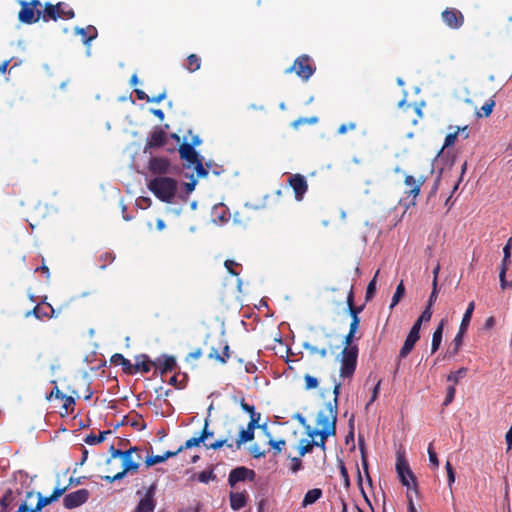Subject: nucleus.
<instances>
[{"instance_id":"obj_4","label":"nucleus","mask_w":512,"mask_h":512,"mask_svg":"<svg viewBox=\"0 0 512 512\" xmlns=\"http://www.w3.org/2000/svg\"><path fill=\"white\" fill-rule=\"evenodd\" d=\"M75 17V13L68 4L64 2H58L56 4L46 3L43 9L42 20L48 22L50 20L57 21L61 19H72Z\"/></svg>"},{"instance_id":"obj_10","label":"nucleus","mask_w":512,"mask_h":512,"mask_svg":"<svg viewBox=\"0 0 512 512\" xmlns=\"http://www.w3.org/2000/svg\"><path fill=\"white\" fill-rule=\"evenodd\" d=\"M21 9L18 13V19L21 23L34 24L42 19L43 10H34L27 5L26 1H21Z\"/></svg>"},{"instance_id":"obj_45","label":"nucleus","mask_w":512,"mask_h":512,"mask_svg":"<svg viewBox=\"0 0 512 512\" xmlns=\"http://www.w3.org/2000/svg\"><path fill=\"white\" fill-rule=\"evenodd\" d=\"M63 401V409H65V411L67 413H72L74 411V405H75V399L73 396H67V395H64V398L61 399Z\"/></svg>"},{"instance_id":"obj_60","label":"nucleus","mask_w":512,"mask_h":512,"mask_svg":"<svg viewBox=\"0 0 512 512\" xmlns=\"http://www.w3.org/2000/svg\"><path fill=\"white\" fill-rule=\"evenodd\" d=\"M499 280H500V287L501 289H506V288H511L512 287V282H508L506 280V273H504V271H500L499 272Z\"/></svg>"},{"instance_id":"obj_11","label":"nucleus","mask_w":512,"mask_h":512,"mask_svg":"<svg viewBox=\"0 0 512 512\" xmlns=\"http://www.w3.org/2000/svg\"><path fill=\"white\" fill-rule=\"evenodd\" d=\"M166 141L167 134L164 128L155 126L147 138L144 152H147L149 149L160 148L165 145Z\"/></svg>"},{"instance_id":"obj_5","label":"nucleus","mask_w":512,"mask_h":512,"mask_svg":"<svg viewBox=\"0 0 512 512\" xmlns=\"http://www.w3.org/2000/svg\"><path fill=\"white\" fill-rule=\"evenodd\" d=\"M315 71L316 66L310 56L307 54H302L294 60L293 65L287 68L285 73L295 72L299 78H301L303 81H307L315 73Z\"/></svg>"},{"instance_id":"obj_30","label":"nucleus","mask_w":512,"mask_h":512,"mask_svg":"<svg viewBox=\"0 0 512 512\" xmlns=\"http://www.w3.org/2000/svg\"><path fill=\"white\" fill-rule=\"evenodd\" d=\"M474 308H475V303L473 301H471L469 304H468V307L463 315V318H462V321H461V324H460V327L459 329L462 330V331H467L468 329V326L470 324V321H471V318H472V314H473V311H474Z\"/></svg>"},{"instance_id":"obj_61","label":"nucleus","mask_w":512,"mask_h":512,"mask_svg":"<svg viewBox=\"0 0 512 512\" xmlns=\"http://www.w3.org/2000/svg\"><path fill=\"white\" fill-rule=\"evenodd\" d=\"M354 129H356V123H354V122H350V123H347V124L344 123V124L339 126L338 134H345L349 130H354Z\"/></svg>"},{"instance_id":"obj_22","label":"nucleus","mask_w":512,"mask_h":512,"mask_svg":"<svg viewBox=\"0 0 512 512\" xmlns=\"http://www.w3.org/2000/svg\"><path fill=\"white\" fill-rule=\"evenodd\" d=\"M230 506L234 511H238L246 506L248 501L247 492H230Z\"/></svg>"},{"instance_id":"obj_48","label":"nucleus","mask_w":512,"mask_h":512,"mask_svg":"<svg viewBox=\"0 0 512 512\" xmlns=\"http://www.w3.org/2000/svg\"><path fill=\"white\" fill-rule=\"evenodd\" d=\"M225 445L229 448H233V444L228 443V439H221V440H217L210 444H205L207 449H213V450H217Z\"/></svg>"},{"instance_id":"obj_28","label":"nucleus","mask_w":512,"mask_h":512,"mask_svg":"<svg viewBox=\"0 0 512 512\" xmlns=\"http://www.w3.org/2000/svg\"><path fill=\"white\" fill-rule=\"evenodd\" d=\"M443 328H444V320H441L438 327L435 329L433 336H432V344H431V352L435 353L442 341V334H443Z\"/></svg>"},{"instance_id":"obj_19","label":"nucleus","mask_w":512,"mask_h":512,"mask_svg":"<svg viewBox=\"0 0 512 512\" xmlns=\"http://www.w3.org/2000/svg\"><path fill=\"white\" fill-rule=\"evenodd\" d=\"M170 162L164 157H151L148 169L153 174H166L169 171Z\"/></svg>"},{"instance_id":"obj_18","label":"nucleus","mask_w":512,"mask_h":512,"mask_svg":"<svg viewBox=\"0 0 512 512\" xmlns=\"http://www.w3.org/2000/svg\"><path fill=\"white\" fill-rule=\"evenodd\" d=\"M157 362L152 361L148 355L140 354L135 357V363L132 367V375L141 371L143 373H148L151 371L152 367L156 368Z\"/></svg>"},{"instance_id":"obj_33","label":"nucleus","mask_w":512,"mask_h":512,"mask_svg":"<svg viewBox=\"0 0 512 512\" xmlns=\"http://www.w3.org/2000/svg\"><path fill=\"white\" fill-rule=\"evenodd\" d=\"M465 333H466V331H462L460 329L458 330V333L456 334V336L454 337L453 342H452L453 348H452V350L449 351V354L451 356H455L458 354V352L462 346L463 337H464Z\"/></svg>"},{"instance_id":"obj_64","label":"nucleus","mask_w":512,"mask_h":512,"mask_svg":"<svg viewBox=\"0 0 512 512\" xmlns=\"http://www.w3.org/2000/svg\"><path fill=\"white\" fill-rule=\"evenodd\" d=\"M340 474L344 480L345 485L348 487L350 485L349 475L344 463L342 462L340 464Z\"/></svg>"},{"instance_id":"obj_56","label":"nucleus","mask_w":512,"mask_h":512,"mask_svg":"<svg viewBox=\"0 0 512 512\" xmlns=\"http://www.w3.org/2000/svg\"><path fill=\"white\" fill-rule=\"evenodd\" d=\"M302 461H301V457H293L291 458V467H290V470L292 473H297L298 471H300L302 469Z\"/></svg>"},{"instance_id":"obj_36","label":"nucleus","mask_w":512,"mask_h":512,"mask_svg":"<svg viewBox=\"0 0 512 512\" xmlns=\"http://www.w3.org/2000/svg\"><path fill=\"white\" fill-rule=\"evenodd\" d=\"M253 439H254L253 432H251L247 429H242L239 433L238 439L236 440V445H235L236 449H239L242 444L252 441Z\"/></svg>"},{"instance_id":"obj_20","label":"nucleus","mask_w":512,"mask_h":512,"mask_svg":"<svg viewBox=\"0 0 512 512\" xmlns=\"http://www.w3.org/2000/svg\"><path fill=\"white\" fill-rule=\"evenodd\" d=\"M396 471H397V474L407 473V475L409 476V478L412 481L413 491L416 494H418V483H417L416 477H415L414 473L411 471L408 462L405 460L404 457H402L400 455L397 457Z\"/></svg>"},{"instance_id":"obj_40","label":"nucleus","mask_w":512,"mask_h":512,"mask_svg":"<svg viewBox=\"0 0 512 512\" xmlns=\"http://www.w3.org/2000/svg\"><path fill=\"white\" fill-rule=\"evenodd\" d=\"M314 439L312 440H302L301 441V445L299 446V456L300 457H303L305 456L307 453L311 452L313 447L314 446Z\"/></svg>"},{"instance_id":"obj_32","label":"nucleus","mask_w":512,"mask_h":512,"mask_svg":"<svg viewBox=\"0 0 512 512\" xmlns=\"http://www.w3.org/2000/svg\"><path fill=\"white\" fill-rule=\"evenodd\" d=\"M445 468H446V472H447L448 487L450 488V491L452 494V499L454 500V496L452 493V486L455 482V471H454L452 464L449 461L446 462ZM453 508H454V511L456 512V505H455L454 501H453Z\"/></svg>"},{"instance_id":"obj_57","label":"nucleus","mask_w":512,"mask_h":512,"mask_svg":"<svg viewBox=\"0 0 512 512\" xmlns=\"http://www.w3.org/2000/svg\"><path fill=\"white\" fill-rule=\"evenodd\" d=\"M437 297H438V289H437L436 281H432V292L429 296L427 306L432 307L433 304L435 303V301L437 300Z\"/></svg>"},{"instance_id":"obj_44","label":"nucleus","mask_w":512,"mask_h":512,"mask_svg":"<svg viewBox=\"0 0 512 512\" xmlns=\"http://www.w3.org/2000/svg\"><path fill=\"white\" fill-rule=\"evenodd\" d=\"M458 135H459V130H455L454 132L447 134L445 137V140H444V144L441 148V151H443L445 148L453 146L456 142Z\"/></svg>"},{"instance_id":"obj_34","label":"nucleus","mask_w":512,"mask_h":512,"mask_svg":"<svg viewBox=\"0 0 512 512\" xmlns=\"http://www.w3.org/2000/svg\"><path fill=\"white\" fill-rule=\"evenodd\" d=\"M267 436L269 437V441H268V444L272 447L273 449V455L276 456L278 454H280L282 452V450L285 448L286 446V441L284 439H280V440H274L270 434L267 432L266 433Z\"/></svg>"},{"instance_id":"obj_50","label":"nucleus","mask_w":512,"mask_h":512,"mask_svg":"<svg viewBox=\"0 0 512 512\" xmlns=\"http://www.w3.org/2000/svg\"><path fill=\"white\" fill-rule=\"evenodd\" d=\"M431 317H432V307L426 306V308L424 309V311L422 312L420 317L417 319L415 324H419V326L421 327V324L423 322L430 321Z\"/></svg>"},{"instance_id":"obj_54","label":"nucleus","mask_w":512,"mask_h":512,"mask_svg":"<svg viewBox=\"0 0 512 512\" xmlns=\"http://www.w3.org/2000/svg\"><path fill=\"white\" fill-rule=\"evenodd\" d=\"M250 453L255 459L263 458L266 456V451L262 450L258 444H254L250 447Z\"/></svg>"},{"instance_id":"obj_3","label":"nucleus","mask_w":512,"mask_h":512,"mask_svg":"<svg viewBox=\"0 0 512 512\" xmlns=\"http://www.w3.org/2000/svg\"><path fill=\"white\" fill-rule=\"evenodd\" d=\"M178 183L170 177H156L148 183L149 190L162 202L171 203L175 197Z\"/></svg>"},{"instance_id":"obj_31","label":"nucleus","mask_w":512,"mask_h":512,"mask_svg":"<svg viewBox=\"0 0 512 512\" xmlns=\"http://www.w3.org/2000/svg\"><path fill=\"white\" fill-rule=\"evenodd\" d=\"M347 306H348V311H349L350 316H353V315L358 316L359 313H361L364 308V306H355L353 287H351V289L347 295Z\"/></svg>"},{"instance_id":"obj_41","label":"nucleus","mask_w":512,"mask_h":512,"mask_svg":"<svg viewBox=\"0 0 512 512\" xmlns=\"http://www.w3.org/2000/svg\"><path fill=\"white\" fill-rule=\"evenodd\" d=\"M379 271L376 272L374 278L368 283V286H367V289H366V294H365V300L366 301H370L374 295H375V291H376V277L378 275Z\"/></svg>"},{"instance_id":"obj_63","label":"nucleus","mask_w":512,"mask_h":512,"mask_svg":"<svg viewBox=\"0 0 512 512\" xmlns=\"http://www.w3.org/2000/svg\"><path fill=\"white\" fill-rule=\"evenodd\" d=\"M208 425H209L208 421L206 420L205 424H204V427H203V430H202V432L200 434V438H202V442H204L207 438L213 436V432L209 431Z\"/></svg>"},{"instance_id":"obj_13","label":"nucleus","mask_w":512,"mask_h":512,"mask_svg":"<svg viewBox=\"0 0 512 512\" xmlns=\"http://www.w3.org/2000/svg\"><path fill=\"white\" fill-rule=\"evenodd\" d=\"M420 326L419 324H413L412 328L410 329L405 342L402 346V348L399 351V357L400 358H406L408 354L413 350L416 342L420 338Z\"/></svg>"},{"instance_id":"obj_12","label":"nucleus","mask_w":512,"mask_h":512,"mask_svg":"<svg viewBox=\"0 0 512 512\" xmlns=\"http://www.w3.org/2000/svg\"><path fill=\"white\" fill-rule=\"evenodd\" d=\"M441 17L443 22L451 29H459L464 24V15L456 8H446Z\"/></svg>"},{"instance_id":"obj_24","label":"nucleus","mask_w":512,"mask_h":512,"mask_svg":"<svg viewBox=\"0 0 512 512\" xmlns=\"http://www.w3.org/2000/svg\"><path fill=\"white\" fill-rule=\"evenodd\" d=\"M47 308L49 311L42 308L40 304H37L31 311L26 313V317L33 315L39 320H43L44 318H52L54 316L55 310L49 303L47 304Z\"/></svg>"},{"instance_id":"obj_51","label":"nucleus","mask_w":512,"mask_h":512,"mask_svg":"<svg viewBox=\"0 0 512 512\" xmlns=\"http://www.w3.org/2000/svg\"><path fill=\"white\" fill-rule=\"evenodd\" d=\"M192 167H194L197 177H206L208 175V170L204 167L202 163V158L197 162L193 163Z\"/></svg>"},{"instance_id":"obj_17","label":"nucleus","mask_w":512,"mask_h":512,"mask_svg":"<svg viewBox=\"0 0 512 512\" xmlns=\"http://www.w3.org/2000/svg\"><path fill=\"white\" fill-rule=\"evenodd\" d=\"M180 158L186 162V167H192V164L201 159L199 153L193 148V145L182 143L178 149Z\"/></svg>"},{"instance_id":"obj_8","label":"nucleus","mask_w":512,"mask_h":512,"mask_svg":"<svg viewBox=\"0 0 512 512\" xmlns=\"http://www.w3.org/2000/svg\"><path fill=\"white\" fill-rule=\"evenodd\" d=\"M256 473L254 470L244 466H239L232 469L228 476L229 485L234 488L238 482L254 481Z\"/></svg>"},{"instance_id":"obj_26","label":"nucleus","mask_w":512,"mask_h":512,"mask_svg":"<svg viewBox=\"0 0 512 512\" xmlns=\"http://www.w3.org/2000/svg\"><path fill=\"white\" fill-rule=\"evenodd\" d=\"M323 495V492L320 488H313L306 492L304 495V498L302 500V507L305 508L309 505L314 504L316 501H318Z\"/></svg>"},{"instance_id":"obj_39","label":"nucleus","mask_w":512,"mask_h":512,"mask_svg":"<svg viewBox=\"0 0 512 512\" xmlns=\"http://www.w3.org/2000/svg\"><path fill=\"white\" fill-rule=\"evenodd\" d=\"M467 371H468L467 368L461 367L457 371L451 372L447 376V381L452 382L453 385L455 386V384H457L459 382V380L466 375Z\"/></svg>"},{"instance_id":"obj_16","label":"nucleus","mask_w":512,"mask_h":512,"mask_svg":"<svg viewBox=\"0 0 512 512\" xmlns=\"http://www.w3.org/2000/svg\"><path fill=\"white\" fill-rule=\"evenodd\" d=\"M68 486L69 485L63 487H55L50 496H42L41 493H38L37 504L34 509H31V512L41 511L44 507L56 501L67 491Z\"/></svg>"},{"instance_id":"obj_49","label":"nucleus","mask_w":512,"mask_h":512,"mask_svg":"<svg viewBox=\"0 0 512 512\" xmlns=\"http://www.w3.org/2000/svg\"><path fill=\"white\" fill-rule=\"evenodd\" d=\"M225 268L228 270V272L233 276H238L240 271H238L236 268L240 267L241 265L236 263L233 260H226L224 262Z\"/></svg>"},{"instance_id":"obj_14","label":"nucleus","mask_w":512,"mask_h":512,"mask_svg":"<svg viewBox=\"0 0 512 512\" xmlns=\"http://www.w3.org/2000/svg\"><path fill=\"white\" fill-rule=\"evenodd\" d=\"M289 186L293 189L297 201H301L308 190L306 178L301 174H293L288 179Z\"/></svg>"},{"instance_id":"obj_29","label":"nucleus","mask_w":512,"mask_h":512,"mask_svg":"<svg viewBox=\"0 0 512 512\" xmlns=\"http://www.w3.org/2000/svg\"><path fill=\"white\" fill-rule=\"evenodd\" d=\"M185 69L189 72H195L201 67V58L196 54H190L186 59Z\"/></svg>"},{"instance_id":"obj_1","label":"nucleus","mask_w":512,"mask_h":512,"mask_svg":"<svg viewBox=\"0 0 512 512\" xmlns=\"http://www.w3.org/2000/svg\"><path fill=\"white\" fill-rule=\"evenodd\" d=\"M140 450L137 447H131L126 451H122L119 449H115L114 446L110 447L111 456L107 460V464L110 465L112 460L115 458H121L122 460V470L113 476H102V479L108 483H113L117 480H121L125 477L128 472H136L139 469V460L141 459L140 455H137L136 458L133 457L134 453H138Z\"/></svg>"},{"instance_id":"obj_42","label":"nucleus","mask_w":512,"mask_h":512,"mask_svg":"<svg viewBox=\"0 0 512 512\" xmlns=\"http://www.w3.org/2000/svg\"><path fill=\"white\" fill-rule=\"evenodd\" d=\"M303 347H304L307 351H309V353H310V354H318V355H320V357H322V358H325V357L327 356V354H328L327 349H326L325 347H323V348H318V347H316V346H314V345H311V344H308V343H305V344L303 345Z\"/></svg>"},{"instance_id":"obj_15","label":"nucleus","mask_w":512,"mask_h":512,"mask_svg":"<svg viewBox=\"0 0 512 512\" xmlns=\"http://www.w3.org/2000/svg\"><path fill=\"white\" fill-rule=\"evenodd\" d=\"M424 182L425 179L423 177L417 179L412 175H406L404 179V184L406 186L404 193L406 198H411V200L414 202L416 197L419 195Z\"/></svg>"},{"instance_id":"obj_46","label":"nucleus","mask_w":512,"mask_h":512,"mask_svg":"<svg viewBox=\"0 0 512 512\" xmlns=\"http://www.w3.org/2000/svg\"><path fill=\"white\" fill-rule=\"evenodd\" d=\"M200 443H202V438H200V436L192 437V438L188 439L183 445H181L178 448V451H183L184 449H190L192 447L198 446Z\"/></svg>"},{"instance_id":"obj_25","label":"nucleus","mask_w":512,"mask_h":512,"mask_svg":"<svg viewBox=\"0 0 512 512\" xmlns=\"http://www.w3.org/2000/svg\"><path fill=\"white\" fill-rule=\"evenodd\" d=\"M110 362L113 365H121L122 370L127 375H132V367L133 364L130 362V360L126 359L122 354L115 353L111 356Z\"/></svg>"},{"instance_id":"obj_52","label":"nucleus","mask_w":512,"mask_h":512,"mask_svg":"<svg viewBox=\"0 0 512 512\" xmlns=\"http://www.w3.org/2000/svg\"><path fill=\"white\" fill-rule=\"evenodd\" d=\"M305 388L307 390L315 389L318 387V380L316 377L306 374L304 376Z\"/></svg>"},{"instance_id":"obj_62","label":"nucleus","mask_w":512,"mask_h":512,"mask_svg":"<svg viewBox=\"0 0 512 512\" xmlns=\"http://www.w3.org/2000/svg\"><path fill=\"white\" fill-rule=\"evenodd\" d=\"M398 477L400 479V482L403 486H406L407 488H411L412 489V481L411 479L409 478V476L407 475V473H404V474H398Z\"/></svg>"},{"instance_id":"obj_38","label":"nucleus","mask_w":512,"mask_h":512,"mask_svg":"<svg viewBox=\"0 0 512 512\" xmlns=\"http://www.w3.org/2000/svg\"><path fill=\"white\" fill-rule=\"evenodd\" d=\"M110 431H102L98 435L90 434L85 438V442L88 445H95L102 443L105 440V437L107 434H109Z\"/></svg>"},{"instance_id":"obj_6","label":"nucleus","mask_w":512,"mask_h":512,"mask_svg":"<svg viewBox=\"0 0 512 512\" xmlns=\"http://www.w3.org/2000/svg\"><path fill=\"white\" fill-rule=\"evenodd\" d=\"M358 358V347H344L341 352L340 376L342 378H350L353 376Z\"/></svg>"},{"instance_id":"obj_53","label":"nucleus","mask_w":512,"mask_h":512,"mask_svg":"<svg viewBox=\"0 0 512 512\" xmlns=\"http://www.w3.org/2000/svg\"><path fill=\"white\" fill-rule=\"evenodd\" d=\"M455 393H456V389H455L454 385H450V386L447 387L446 397H445V400L443 402L444 406H448L454 400Z\"/></svg>"},{"instance_id":"obj_37","label":"nucleus","mask_w":512,"mask_h":512,"mask_svg":"<svg viewBox=\"0 0 512 512\" xmlns=\"http://www.w3.org/2000/svg\"><path fill=\"white\" fill-rule=\"evenodd\" d=\"M494 106H495V100L493 98H490L480 108V110L477 112V115L479 117H489L493 111Z\"/></svg>"},{"instance_id":"obj_47","label":"nucleus","mask_w":512,"mask_h":512,"mask_svg":"<svg viewBox=\"0 0 512 512\" xmlns=\"http://www.w3.org/2000/svg\"><path fill=\"white\" fill-rule=\"evenodd\" d=\"M197 478L202 483H208L210 480H215L216 475L213 470H204L198 474Z\"/></svg>"},{"instance_id":"obj_59","label":"nucleus","mask_w":512,"mask_h":512,"mask_svg":"<svg viewBox=\"0 0 512 512\" xmlns=\"http://www.w3.org/2000/svg\"><path fill=\"white\" fill-rule=\"evenodd\" d=\"M316 122H317V118L316 117H313V118H299V119L295 120L292 125L295 128H297L300 125L313 124V123H316Z\"/></svg>"},{"instance_id":"obj_27","label":"nucleus","mask_w":512,"mask_h":512,"mask_svg":"<svg viewBox=\"0 0 512 512\" xmlns=\"http://www.w3.org/2000/svg\"><path fill=\"white\" fill-rule=\"evenodd\" d=\"M157 366L156 370H159L160 374H165L167 372H171L176 367V360L172 356H166L163 361H156Z\"/></svg>"},{"instance_id":"obj_2","label":"nucleus","mask_w":512,"mask_h":512,"mask_svg":"<svg viewBox=\"0 0 512 512\" xmlns=\"http://www.w3.org/2000/svg\"><path fill=\"white\" fill-rule=\"evenodd\" d=\"M336 422L337 418L332 416L329 418L325 412H319L317 416V424L322 426L321 430H312L308 432V435L314 439L315 436H320V439L314 440V446L320 447L325 455L326 451V440L329 436L336 434Z\"/></svg>"},{"instance_id":"obj_21","label":"nucleus","mask_w":512,"mask_h":512,"mask_svg":"<svg viewBox=\"0 0 512 512\" xmlns=\"http://www.w3.org/2000/svg\"><path fill=\"white\" fill-rule=\"evenodd\" d=\"M340 389H341V383L335 384V386L333 388L334 398H333L332 401H329L328 403H326L325 409L322 411V412H325V414L329 418H331L332 416H335L337 418V414H338V397H339V394H340Z\"/></svg>"},{"instance_id":"obj_23","label":"nucleus","mask_w":512,"mask_h":512,"mask_svg":"<svg viewBox=\"0 0 512 512\" xmlns=\"http://www.w3.org/2000/svg\"><path fill=\"white\" fill-rule=\"evenodd\" d=\"M74 31L75 34L81 36V39L85 45H88L98 35L97 29L92 25H88L85 28L76 27Z\"/></svg>"},{"instance_id":"obj_43","label":"nucleus","mask_w":512,"mask_h":512,"mask_svg":"<svg viewBox=\"0 0 512 512\" xmlns=\"http://www.w3.org/2000/svg\"><path fill=\"white\" fill-rule=\"evenodd\" d=\"M428 456H429V462L433 469L438 468L439 466V460L437 457V453L434 450L433 444L430 443L427 449Z\"/></svg>"},{"instance_id":"obj_7","label":"nucleus","mask_w":512,"mask_h":512,"mask_svg":"<svg viewBox=\"0 0 512 512\" xmlns=\"http://www.w3.org/2000/svg\"><path fill=\"white\" fill-rule=\"evenodd\" d=\"M89 497L90 491L88 489H79L66 494L63 498V505L66 509H74L86 503Z\"/></svg>"},{"instance_id":"obj_35","label":"nucleus","mask_w":512,"mask_h":512,"mask_svg":"<svg viewBox=\"0 0 512 512\" xmlns=\"http://www.w3.org/2000/svg\"><path fill=\"white\" fill-rule=\"evenodd\" d=\"M404 294H405V286H404L403 281H401L397 285L396 291L392 297V301H391V304L389 307L391 310L400 302V300L403 298Z\"/></svg>"},{"instance_id":"obj_9","label":"nucleus","mask_w":512,"mask_h":512,"mask_svg":"<svg viewBox=\"0 0 512 512\" xmlns=\"http://www.w3.org/2000/svg\"><path fill=\"white\" fill-rule=\"evenodd\" d=\"M157 485L152 483L146 490L145 495L139 500L133 512H153L156 506L154 499Z\"/></svg>"},{"instance_id":"obj_58","label":"nucleus","mask_w":512,"mask_h":512,"mask_svg":"<svg viewBox=\"0 0 512 512\" xmlns=\"http://www.w3.org/2000/svg\"><path fill=\"white\" fill-rule=\"evenodd\" d=\"M164 458L162 455L149 456L145 460V464L147 467L153 466L158 463L164 462Z\"/></svg>"},{"instance_id":"obj_55","label":"nucleus","mask_w":512,"mask_h":512,"mask_svg":"<svg viewBox=\"0 0 512 512\" xmlns=\"http://www.w3.org/2000/svg\"><path fill=\"white\" fill-rule=\"evenodd\" d=\"M208 358L214 359V360L220 362L221 364H225V357H221V353H219L218 348L212 347L210 349V352L208 353Z\"/></svg>"}]
</instances>
